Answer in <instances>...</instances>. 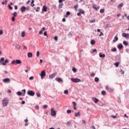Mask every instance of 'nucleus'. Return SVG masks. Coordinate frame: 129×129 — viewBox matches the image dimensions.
Wrapping results in <instances>:
<instances>
[{
    "mask_svg": "<svg viewBox=\"0 0 129 129\" xmlns=\"http://www.w3.org/2000/svg\"><path fill=\"white\" fill-rule=\"evenodd\" d=\"M9 59H6L5 60V57H2L0 59V63L2 65H3L4 66H6L8 63H9Z\"/></svg>",
    "mask_w": 129,
    "mask_h": 129,
    "instance_id": "obj_1",
    "label": "nucleus"
},
{
    "mask_svg": "<svg viewBox=\"0 0 129 129\" xmlns=\"http://www.w3.org/2000/svg\"><path fill=\"white\" fill-rule=\"evenodd\" d=\"M9 101H10V100L8 99V98H5L3 100H2V104L3 107H5L9 104Z\"/></svg>",
    "mask_w": 129,
    "mask_h": 129,
    "instance_id": "obj_2",
    "label": "nucleus"
},
{
    "mask_svg": "<svg viewBox=\"0 0 129 129\" xmlns=\"http://www.w3.org/2000/svg\"><path fill=\"white\" fill-rule=\"evenodd\" d=\"M21 63H22V60H21V59L14 60L11 62V63L12 64V65H18V64H21Z\"/></svg>",
    "mask_w": 129,
    "mask_h": 129,
    "instance_id": "obj_3",
    "label": "nucleus"
},
{
    "mask_svg": "<svg viewBox=\"0 0 129 129\" xmlns=\"http://www.w3.org/2000/svg\"><path fill=\"white\" fill-rule=\"evenodd\" d=\"M71 80L73 82H75V83H77L78 82H81V80L80 79H75V78H71Z\"/></svg>",
    "mask_w": 129,
    "mask_h": 129,
    "instance_id": "obj_4",
    "label": "nucleus"
},
{
    "mask_svg": "<svg viewBox=\"0 0 129 129\" xmlns=\"http://www.w3.org/2000/svg\"><path fill=\"white\" fill-rule=\"evenodd\" d=\"M40 76H41V79L45 78V76H46V72H45V71H41Z\"/></svg>",
    "mask_w": 129,
    "mask_h": 129,
    "instance_id": "obj_5",
    "label": "nucleus"
},
{
    "mask_svg": "<svg viewBox=\"0 0 129 129\" xmlns=\"http://www.w3.org/2000/svg\"><path fill=\"white\" fill-rule=\"evenodd\" d=\"M51 114L52 115V116H56V111H55V110L53 108H52L51 109Z\"/></svg>",
    "mask_w": 129,
    "mask_h": 129,
    "instance_id": "obj_6",
    "label": "nucleus"
},
{
    "mask_svg": "<svg viewBox=\"0 0 129 129\" xmlns=\"http://www.w3.org/2000/svg\"><path fill=\"white\" fill-rule=\"evenodd\" d=\"M105 89L109 92H113V90L110 88L108 85L106 86Z\"/></svg>",
    "mask_w": 129,
    "mask_h": 129,
    "instance_id": "obj_7",
    "label": "nucleus"
},
{
    "mask_svg": "<svg viewBox=\"0 0 129 129\" xmlns=\"http://www.w3.org/2000/svg\"><path fill=\"white\" fill-rule=\"evenodd\" d=\"M27 94L30 96H34V95H35V92L33 91H28Z\"/></svg>",
    "mask_w": 129,
    "mask_h": 129,
    "instance_id": "obj_8",
    "label": "nucleus"
},
{
    "mask_svg": "<svg viewBox=\"0 0 129 129\" xmlns=\"http://www.w3.org/2000/svg\"><path fill=\"white\" fill-rule=\"evenodd\" d=\"M4 83H10L11 82V79L10 78H6L3 80Z\"/></svg>",
    "mask_w": 129,
    "mask_h": 129,
    "instance_id": "obj_9",
    "label": "nucleus"
},
{
    "mask_svg": "<svg viewBox=\"0 0 129 129\" xmlns=\"http://www.w3.org/2000/svg\"><path fill=\"white\" fill-rule=\"evenodd\" d=\"M122 37H124V38H126V39H129V34L128 33H123L122 34Z\"/></svg>",
    "mask_w": 129,
    "mask_h": 129,
    "instance_id": "obj_10",
    "label": "nucleus"
},
{
    "mask_svg": "<svg viewBox=\"0 0 129 129\" xmlns=\"http://www.w3.org/2000/svg\"><path fill=\"white\" fill-rule=\"evenodd\" d=\"M55 76H57V73H54L50 75H49V78L50 79H53Z\"/></svg>",
    "mask_w": 129,
    "mask_h": 129,
    "instance_id": "obj_11",
    "label": "nucleus"
},
{
    "mask_svg": "<svg viewBox=\"0 0 129 129\" xmlns=\"http://www.w3.org/2000/svg\"><path fill=\"white\" fill-rule=\"evenodd\" d=\"M56 81H57V82H59V83H62L63 82V80L61 78H55Z\"/></svg>",
    "mask_w": 129,
    "mask_h": 129,
    "instance_id": "obj_12",
    "label": "nucleus"
},
{
    "mask_svg": "<svg viewBox=\"0 0 129 129\" xmlns=\"http://www.w3.org/2000/svg\"><path fill=\"white\" fill-rule=\"evenodd\" d=\"M20 11L21 13H25L26 12V7L25 6L22 7L21 8Z\"/></svg>",
    "mask_w": 129,
    "mask_h": 129,
    "instance_id": "obj_13",
    "label": "nucleus"
},
{
    "mask_svg": "<svg viewBox=\"0 0 129 129\" xmlns=\"http://www.w3.org/2000/svg\"><path fill=\"white\" fill-rule=\"evenodd\" d=\"M97 7V5H93V9H94V10H96V11H97V10H99V7Z\"/></svg>",
    "mask_w": 129,
    "mask_h": 129,
    "instance_id": "obj_14",
    "label": "nucleus"
},
{
    "mask_svg": "<svg viewBox=\"0 0 129 129\" xmlns=\"http://www.w3.org/2000/svg\"><path fill=\"white\" fill-rule=\"evenodd\" d=\"M122 48H123V46L122 45V44L121 43L119 44L118 46V48L119 49V50H121Z\"/></svg>",
    "mask_w": 129,
    "mask_h": 129,
    "instance_id": "obj_15",
    "label": "nucleus"
},
{
    "mask_svg": "<svg viewBox=\"0 0 129 129\" xmlns=\"http://www.w3.org/2000/svg\"><path fill=\"white\" fill-rule=\"evenodd\" d=\"M92 100L95 102V103H97V102H98V99H97L95 97H93L92 98Z\"/></svg>",
    "mask_w": 129,
    "mask_h": 129,
    "instance_id": "obj_16",
    "label": "nucleus"
},
{
    "mask_svg": "<svg viewBox=\"0 0 129 129\" xmlns=\"http://www.w3.org/2000/svg\"><path fill=\"white\" fill-rule=\"evenodd\" d=\"M42 12H45V13L47 12V7H46L45 6H43Z\"/></svg>",
    "mask_w": 129,
    "mask_h": 129,
    "instance_id": "obj_17",
    "label": "nucleus"
},
{
    "mask_svg": "<svg viewBox=\"0 0 129 129\" xmlns=\"http://www.w3.org/2000/svg\"><path fill=\"white\" fill-rule=\"evenodd\" d=\"M118 37H117V36H115L114 37V39L113 40V42L115 43V42H116V41H118Z\"/></svg>",
    "mask_w": 129,
    "mask_h": 129,
    "instance_id": "obj_18",
    "label": "nucleus"
},
{
    "mask_svg": "<svg viewBox=\"0 0 129 129\" xmlns=\"http://www.w3.org/2000/svg\"><path fill=\"white\" fill-rule=\"evenodd\" d=\"M28 58H31V57H33V54L31 52H28L27 53Z\"/></svg>",
    "mask_w": 129,
    "mask_h": 129,
    "instance_id": "obj_19",
    "label": "nucleus"
},
{
    "mask_svg": "<svg viewBox=\"0 0 129 129\" xmlns=\"http://www.w3.org/2000/svg\"><path fill=\"white\" fill-rule=\"evenodd\" d=\"M79 12L80 13H81V14H82L83 15H84V14H85V12H84V11H83V10L82 9H79Z\"/></svg>",
    "mask_w": 129,
    "mask_h": 129,
    "instance_id": "obj_20",
    "label": "nucleus"
},
{
    "mask_svg": "<svg viewBox=\"0 0 129 129\" xmlns=\"http://www.w3.org/2000/svg\"><path fill=\"white\" fill-rule=\"evenodd\" d=\"M99 55V57H100L101 58H104V57H105V54H101V53H100Z\"/></svg>",
    "mask_w": 129,
    "mask_h": 129,
    "instance_id": "obj_21",
    "label": "nucleus"
},
{
    "mask_svg": "<svg viewBox=\"0 0 129 129\" xmlns=\"http://www.w3.org/2000/svg\"><path fill=\"white\" fill-rule=\"evenodd\" d=\"M25 36H26V32L25 31H23L21 33V37H22L23 38H24V37H25Z\"/></svg>",
    "mask_w": 129,
    "mask_h": 129,
    "instance_id": "obj_22",
    "label": "nucleus"
},
{
    "mask_svg": "<svg viewBox=\"0 0 129 129\" xmlns=\"http://www.w3.org/2000/svg\"><path fill=\"white\" fill-rule=\"evenodd\" d=\"M75 116H76V117H78V116H80V112H78L77 113H76Z\"/></svg>",
    "mask_w": 129,
    "mask_h": 129,
    "instance_id": "obj_23",
    "label": "nucleus"
},
{
    "mask_svg": "<svg viewBox=\"0 0 129 129\" xmlns=\"http://www.w3.org/2000/svg\"><path fill=\"white\" fill-rule=\"evenodd\" d=\"M15 47L16 48H17V49H18V50H20L21 47L20 46V45H19V44H15Z\"/></svg>",
    "mask_w": 129,
    "mask_h": 129,
    "instance_id": "obj_24",
    "label": "nucleus"
},
{
    "mask_svg": "<svg viewBox=\"0 0 129 129\" xmlns=\"http://www.w3.org/2000/svg\"><path fill=\"white\" fill-rule=\"evenodd\" d=\"M34 3H35V1L32 0L31 6V7H35V4H34Z\"/></svg>",
    "mask_w": 129,
    "mask_h": 129,
    "instance_id": "obj_25",
    "label": "nucleus"
},
{
    "mask_svg": "<svg viewBox=\"0 0 129 129\" xmlns=\"http://www.w3.org/2000/svg\"><path fill=\"white\" fill-rule=\"evenodd\" d=\"M63 6H64V4L63 3H60L58 7H59V9H62Z\"/></svg>",
    "mask_w": 129,
    "mask_h": 129,
    "instance_id": "obj_26",
    "label": "nucleus"
},
{
    "mask_svg": "<svg viewBox=\"0 0 129 129\" xmlns=\"http://www.w3.org/2000/svg\"><path fill=\"white\" fill-rule=\"evenodd\" d=\"M66 15H66V16H65L66 18H67V16H70V12H69V11L67 12Z\"/></svg>",
    "mask_w": 129,
    "mask_h": 129,
    "instance_id": "obj_27",
    "label": "nucleus"
},
{
    "mask_svg": "<svg viewBox=\"0 0 129 129\" xmlns=\"http://www.w3.org/2000/svg\"><path fill=\"white\" fill-rule=\"evenodd\" d=\"M78 5H76L74 6V8H75V11H77V9H78Z\"/></svg>",
    "mask_w": 129,
    "mask_h": 129,
    "instance_id": "obj_28",
    "label": "nucleus"
},
{
    "mask_svg": "<svg viewBox=\"0 0 129 129\" xmlns=\"http://www.w3.org/2000/svg\"><path fill=\"white\" fill-rule=\"evenodd\" d=\"M101 94L102 95H105L106 94V92H105V91H102L101 92Z\"/></svg>",
    "mask_w": 129,
    "mask_h": 129,
    "instance_id": "obj_29",
    "label": "nucleus"
},
{
    "mask_svg": "<svg viewBox=\"0 0 129 129\" xmlns=\"http://www.w3.org/2000/svg\"><path fill=\"white\" fill-rule=\"evenodd\" d=\"M123 44L125 46H127V45H128V43H127V42H126V41H123Z\"/></svg>",
    "mask_w": 129,
    "mask_h": 129,
    "instance_id": "obj_30",
    "label": "nucleus"
},
{
    "mask_svg": "<svg viewBox=\"0 0 129 129\" xmlns=\"http://www.w3.org/2000/svg\"><path fill=\"white\" fill-rule=\"evenodd\" d=\"M122 7H123V4H122V3L120 4L118 6V8H122Z\"/></svg>",
    "mask_w": 129,
    "mask_h": 129,
    "instance_id": "obj_31",
    "label": "nucleus"
},
{
    "mask_svg": "<svg viewBox=\"0 0 129 129\" xmlns=\"http://www.w3.org/2000/svg\"><path fill=\"white\" fill-rule=\"evenodd\" d=\"M95 82H98L99 81V79L97 77L95 78Z\"/></svg>",
    "mask_w": 129,
    "mask_h": 129,
    "instance_id": "obj_32",
    "label": "nucleus"
},
{
    "mask_svg": "<svg viewBox=\"0 0 129 129\" xmlns=\"http://www.w3.org/2000/svg\"><path fill=\"white\" fill-rule=\"evenodd\" d=\"M111 51L112 52H116V48H113V49H111Z\"/></svg>",
    "mask_w": 129,
    "mask_h": 129,
    "instance_id": "obj_33",
    "label": "nucleus"
},
{
    "mask_svg": "<svg viewBox=\"0 0 129 129\" xmlns=\"http://www.w3.org/2000/svg\"><path fill=\"white\" fill-rule=\"evenodd\" d=\"M91 44L92 45H94V44H95V41H94V40H91Z\"/></svg>",
    "mask_w": 129,
    "mask_h": 129,
    "instance_id": "obj_34",
    "label": "nucleus"
},
{
    "mask_svg": "<svg viewBox=\"0 0 129 129\" xmlns=\"http://www.w3.org/2000/svg\"><path fill=\"white\" fill-rule=\"evenodd\" d=\"M8 2L7 1H5V2H3L2 3V5H7Z\"/></svg>",
    "mask_w": 129,
    "mask_h": 129,
    "instance_id": "obj_35",
    "label": "nucleus"
},
{
    "mask_svg": "<svg viewBox=\"0 0 129 129\" xmlns=\"http://www.w3.org/2000/svg\"><path fill=\"white\" fill-rule=\"evenodd\" d=\"M119 64V63L118 62H116L114 64L116 66V67H118V65Z\"/></svg>",
    "mask_w": 129,
    "mask_h": 129,
    "instance_id": "obj_36",
    "label": "nucleus"
},
{
    "mask_svg": "<svg viewBox=\"0 0 129 129\" xmlns=\"http://www.w3.org/2000/svg\"><path fill=\"white\" fill-rule=\"evenodd\" d=\"M95 22H96L95 20V19H93V20H90V21H89V23H95Z\"/></svg>",
    "mask_w": 129,
    "mask_h": 129,
    "instance_id": "obj_37",
    "label": "nucleus"
},
{
    "mask_svg": "<svg viewBox=\"0 0 129 129\" xmlns=\"http://www.w3.org/2000/svg\"><path fill=\"white\" fill-rule=\"evenodd\" d=\"M13 16L14 17H17V16H18V13L17 12H14L13 13Z\"/></svg>",
    "mask_w": 129,
    "mask_h": 129,
    "instance_id": "obj_38",
    "label": "nucleus"
},
{
    "mask_svg": "<svg viewBox=\"0 0 129 129\" xmlns=\"http://www.w3.org/2000/svg\"><path fill=\"white\" fill-rule=\"evenodd\" d=\"M100 13L101 14H103V13H104V9H101V10H100Z\"/></svg>",
    "mask_w": 129,
    "mask_h": 129,
    "instance_id": "obj_39",
    "label": "nucleus"
},
{
    "mask_svg": "<svg viewBox=\"0 0 129 129\" xmlns=\"http://www.w3.org/2000/svg\"><path fill=\"white\" fill-rule=\"evenodd\" d=\"M64 94H68V93H69L68 90H64Z\"/></svg>",
    "mask_w": 129,
    "mask_h": 129,
    "instance_id": "obj_40",
    "label": "nucleus"
},
{
    "mask_svg": "<svg viewBox=\"0 0 129 129\" xmlns=\"http://www.w3.org/2000/svg\"><path fill=\"white\" fill-rule=\"evenodd\" d=\"M36 56L37 57H39L40 56V51H38L36 53Z\"/></svg>",
    "mask_w": 129,
    "mask_h": 129,
    "instance_id": "obj_41",
    "label": "nucleus"
},
{
    "mask_svg": "<svg viewBox=\"0 0 129 129\" xmlns=\"http://www.w3.org/2000/svg\"><path fill=\"white\" fill-rule=\"evenodd\" d=\"M36 95H37V97H41V94H40V93H36Z\"/></svg>",
    "mask_w": 129,
    "mask_h": 129,
    "instance_id": "obj_42",
    "label": "nucleus"
},
{
    "mask_svg": "<svg viewBox=\"0 0 129 129\" xmlns=\"http://www.w3.org/2000/svg\"><path fill=\"white\" fill-rule=\"evenodd\" d=\"M18 95H19V96H20V95H22V92H18L17 93Z\"/></svg>",
    "mask_w": 129,
    "mask_h": 129,
    "instance_id": "obj_43",
    "label": "nucleus"
},
{
    "mask_svg": "<svg viewBox=\"0 0 129 129\" xmlns=\"http://www.w3.org/2000/svg\"><path fill=\"white\" fill-rule=\"evenodd\" d=\"M72 70H73V72H74V73L76 72V71H77L76 69L75 68H73L72 69Z\"/></svg>",
    "mask_w": 129,
    "mask_h": 129,
    "instance_id": "obj_44",
    "label": "nucleus"
},
{
    "mask_svg": "<svg viewBox=\"0 0 129 129\" xmlns=\"http://www.w3.org/2000/svg\"><path fill=\"white\" fill-rule=\"evenodd\" d=\"M4 34V32H3V30L0 29V35H3Z\"/></svg>",
    "mask_w": 129,
    "mask_h": 129,
    "instance_id": "obj_45",
    "label": "nucleus"
},
{
    "mask_svg": "<svg viewBox=\"0 0 129 129\" xmlns=\"http://www.w3.org/2000/svg\"><path fill=\"white\" fill-rule=\"evenodd\" d=\"M8 7H9V9H10V10H13V7L11 6V5H9Z\"/></svg>",
    "mask_w": 129,
    "mask_h": 129,
    "instance_id": "obj_46",
    "label": "nucleus"
},
{
    "mask_svg": "<svg viewBox=\"0 0 129 129\" xmlns=\"http://www.w3.org/2000/svg\"><path fill=\"white\" fill-rule=\"evenodd\" d=\"M54 39L55 40V41H58V37H57V36H55L54 37Z\"/></svg>",
    "mask_w": 129,
    "mask_h": 129,
    "instance_id": "obj_47",
    "label": "nucleus"
},
{
    "mask_svg": "<svg viewBox=\"0 0 129 129\" xmlns=\"http://www.w3.org/2000/svg\"><path fill=\"white\" fill-rule=\"evenodd\" d=\"M41 32H44V31H45V27H43L40 30Z\"/></svg>",
    "mask_w": 129,
    "mask_h": 129,
    "instance_id": "obj_48",
    "label": "nucleus"
},
{
    "mask_svg": "<svg viewBox=\"0 0 129 129\" xmlns=\"http://www.w3.org/2000/svg\"><path fill=\"white\" fill-rule=\"evenodd\" d=\"M101 36H104V34L102 33V32H100V34H99V37H101Z\"/></svg>",
    "mask_w": 129,
    "mask_h": 129,
    "instance_id": "obj_49",
    "label": "nucleus"
},
{
    "mask_svg": "<svg viewBox=\"0 0 129 129\" xmlns=\"http://www.w3.org/2000/svg\"><path fill=\"white\" fill-rule=\"evenodd\" d=\"M91 76L92 77H94V76H95V74L92 73L91 74Z\"/></svg>",
    "mask_w": 129,
    "mask_h": 129,
    "instance_id": "obj_50",
    "label": "nucleus"
},
{
    "mask_svg": "<svg viewBox=\"0 0 129 129\" xmlns=\"http://www.w3.org/2000/svg\"><path fill=\"white\" fill-rule=\"evenodd\" d=\"M67 113L69 114V113H71V110H68L67 111Z\"/></svg>",
    "mask_w": 129,
    "mask_h": 129,
    "instance_id": "obj_51",
    "label": "nucleus"
},
{
    "mask_svg": "<svg viewBox=\"0 0 129 129\" xmlns=\"http://www.w3.org/2000/svg\"><path fill=\"white\" fill-rule=\"evenodd\" d=\"M30 80H34V77L32 76L29 78Z\"/></svg>",
    "mask_w": 129,
    "mask_h": 129,
    "instance_id": "obj_52",
    "label": "nucleus"
},
{
    "mask_svg": "<svg viewBox=\"0 0 129 129\" xmlns=\"http://www.w3.org/2000/svg\"><path fill=\"white\" fill-rule=\"evenodd\" d=\"M22 92H24V95L23 96H25V94L26 93V90L24 89L23 90H22Z\"/></svg>",
    "mask_w": 129,
    "mask_h": 129,
    "instance_id": "obj_53",
    "label": "nucleus"
},
{
    "mask_svg": "<svg viewBox=\"0 0 129 129\" xmlns=\"http://www.w3.org/2000/svg\"><path fill=\"white\" fill-rule=\"evenodd\" d=\"M120 72H121V74H124V71H122V70H120Z\"/></svg>",
    "mask_w": 129,
    "mask_h": 129,
    "instance_id": "obj_54",
    "label": "nucleus"
},
{
    "mask_svg": "<svg viewBox=\"0 0 129 129\" xmlns=\"http://www.w3.org/2000/svg\"><path fill=\"white\" fill-rule=\"evenodd\" d=\"M39 10H40V7H37V10H36V12H39Z\"/></svg>",
    "mask_w": 129,
    "mask_h": 129,
    "instance_id": "obj_55",
    "label": "nucleus"
},
{
    "mask_svg": "<svg viewBox=\"0 0 129 129\" xmlns=\"http://www.w3.org/2000/svg\"><path fill=\"white\" fill-rule=\"evenodd\" d=\"M73 106H76V102H73Z\"/></svg>",
    "mask_w": 129,
    "mask_h": 129,
    "instance_id": "obj_56",
    "label": "nucleus"
},
{
    "mask_svg": "<svg viewBox=\"0 0 129 129\" xmlns=\"http://www.w3.org/2000/svg\"><path fill=\"white\" fill-rule=\"evenodd\" d=\"M15 17H13L12 18V21L13 22H15Z\"/></svg>",
    "mask_w": 129,
    "mask_h": 129,
    "instance_id": "obj_57",
    "label": "nucleus"
},
{
    "mask_svg": "<svg viewBox=\"0 0 129 129\" xmlns=\"http://www.w3.org/2000/svg\"><path fill=\"white\" fill-rule=\"evenodd\" d=\"M111 116L112 117V118H116V116H114L113 115H112Z\"/></svg>",
    "mask_w": 129,
    "mask_h": 129,
    "instance_id": "obj_58",
    "label": "nucleus"
},
{
    "mask_svg": "<svg viewBox=\"0 0 129 129\" xmlns=\"http://www.w3.org/2000/svg\"><path fill=\"white\" fill-rule=\"evenodd\" d=\"M43 107H44V108H47V107H48V105H44L43 106Z\"/></svg>",
    "mask_w": 129,
    "mask_h": 129,
    "instance_id": "obj_59",
    "label": "nucleus"
},
{
    "mask_svg": "<svg viewBox=\"0 0 129 129\" xmlns=\"http://www.w3.org/2000/svg\"><path fill=\"white\" fill-rule=\"evenodd\" d=\"M77 16H78L79 17L80 16H81V13H80V12L78 13H77Z\"/></svg>",
    "mask_w": 129,
    "mask_h": 129,
    "instance_id": "obj_60",
    "label": "nucleus"
},
{
    "mask_svg": "<svg viewBox=\"0 0 129 129\" xmlns=\"http://www.w3.org/2000/svg\"><path fill=\"white\" fill-rule=\"evenodd\" d=\"M44 36H47V31H45L44 33Z\"/></svg>",
    "mask_w": 129,
    "mask_h": 129,
    "instance_id": "obj_61",
    "label": "nucleus"
},
{
    "mask_svg": "<svg viewBox=\"0 0 129 129\" xmlns=\"http://www.w3.org/2000/svg\"><path fill=\"white\" fill-rule=\"evenodd\" d=\"M94 52H97V50H96V49H93L92 53H93Z\"/></svg>",
    "mask_w": 129,
    "mask_h": 129,
    "instance_id": "obj_62",
    "label": "nucleus"
},
{
    "mask_svg": "<svg viewBox=\"0 0 129 129\" xmlns=\"http://www.w3.org/2000/svg\"><path fill=\"white\" fill-rule=\"evenodd\" d=\"M25 103H26V102H25V101H22V104H25Z\"/></svg>",
    "mask_w": 129,
    "mask_h": 129,
    "instance_id": "obj_63",
    "label": "nucleus"
},
{
    "mask_svg": "<svg viewBox=\"0 0 129 129\" xmlns=\"http://www.w3.org/2000/svg\"><path fill=\"white\" fill-rule=\"evenodd\" d=\"M15 10H18V6H15Z\"/></svg>",
    "mask_w": 129,
    "mask_h": 129,
    "instance_id": "obj_64",
    "label": "nucleus"
}]
</instances>
